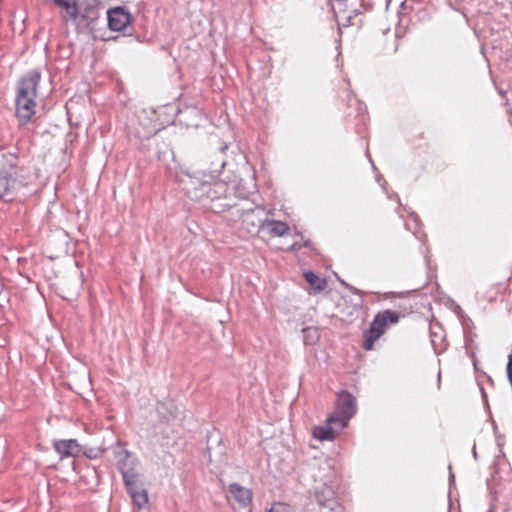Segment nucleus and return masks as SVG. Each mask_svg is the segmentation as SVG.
Instances as JSON below:
<instances>
[{
	"mask_svg": "<svg viewBox=\"0 0 512 512\" xmlns=\"http://www.w3.org/2000/svg\"><path fill=\"white\" fill-rule=\"evenodd\" d=\"M226 149H228V145L227 144L222 145L220 148L221 153H223Z\"/></svg>",
	"mask_w": 512,
	"mask_h": 512,
	"instance_id": "27",
	"label": "nucleus"
},
{
	"mask_svg": "<svg viewBox=\"0 0 512 512\" xmlns=\"http://www.w3.org/2000/svg\"><path fill=\"white\" fill-rule=\"evenodd\" d=\"M54 450L60 455V458H76L81 454V445L76 439L57 440L53 443Z\"/></svg>",
	"mask_w": 512,
	"mask_h": 512,
	"instance_id": "10",
	"label": "nucleus"
},
{
	"mask_svg": "<svg viewBox=\"0 0 512 512\" xmlns=\"http://www.w3.org/2000/svg\"><path fill=\"white\" fill-rule=\"evenodd\" d=\"M303 246L304 247H310L311 246V242L309 240H306V241H304Z\"/></svg>",
	"mask_w": 512,
	"mask_h": 512,
	"instance_id": "28",
	"label": "nucleus"
},
{
	"mask_svg": "<svg viewBox=\"0 0 512 512\" xmlns=\"http://www.w3.org/2000/svg\"><path fill=\"white\" fill-rule=\"evenodd\" d=\"M108 27L112 31H122L131 22V14L123 7H115L107 12Z\"/></svg>",
	"mask_w": 512,
	"mask_h": 512,
	"instance_id": "7",
	"label": "nucleus"
},
{
	"mask_svg": "<svg viewBox=\"0 0 512 512\" xmlns=\"http://www.w3.org/2000/svg\"><path fill=\"white\" fill-rule=\"evenodd\" d=\"M226 165V160L223 158L221 153L215 155L214 159L211 161L210 166L202 171L203 177L210 176V178H216L222 172V169Z\"/></svg>",
	"mask_w": 512,
	"mask_h": 512,
	"instance_id": "13",
	"label": "nucleus"
},
{
	"mask_svg": "<svg viewBox=\"0 0 512 512\" xmlns=\"http://www.w3.org/2000/svg\"><path fill=\"white\" fill-rule=\"evenodd\" d=\"M132 502L139 508H142L148 504V494L146 489L139 492H134L130 495Z\"/></svg>",
	"mask_w": 512,
	"mask_h": 512,
	"instance_id": "19",
	"label": "nucleus"
},
{
	"mask_svg": "<svg viewBox=\"0 0 512 512\" xmlns=\"http://www.w3.org/2000/svg\"><path fill=\"white\" fill-rule=\"evenodd\" d=\"M79 16L81 17L82 20H88V18H89L88 9L84 10L81 14H79Z\"/></svg>",
	"mask_w": 512,
	"mask_h": 512,
	"instance_id": "25",
	"label": "nucleus"
},
{
	"mask_svg": "<svg viewBox=\"0 0 512 512\" xmlns=\"http://www.w3.org/2000/svg\"><path fill=\"white\" fill-rule=\"evenodd\" d=\"M304 278L314 290L323 291L327 286V281L323 278L318 277L312 271L305 272Z\"/></svg>",
	"mask_w": 512,
	"mask_h": 512,
	"instance_id": "15",
	"label": "nucleus"
},
{
	"mask_svg": "<svg viewBox=\"0 0 512 512\" xmlns=\"http://www.w3.org/2000/svg\"><path fill=\"white\" fill-rule=\"evenodd\" d=\"M242 223L247 226L248 232H259L265 229L266 218H263L264 210L259 206H253L238 210Z\"/></svg>",
	"mask_w": 512,
	"mask_h": 512,
	"instance_id": "6",
	"label": "nucleus"
},
{
	"mask_svg": "<svg viewBox=\"0 0 512 512\" xmlns=\"http://www.w3.org/2000/svg\"><path fill=\"white\" fill-rule=\"evenodd\" d=\"M187 194L214 213H223L237 206L234 193L224 181H204L199 186L187 188Z\"/></svg>",
	"mask_w": 512,
	"mask_h": 512,
	"instance_id": "1",
	"label": "nucleus"
},
{
	"mask_svg": "<svg viewBox=\"0 0 512 512\" xmlns=\"http://www.w3.org/2000/svg\"><path fill=\"white\" fill-rule=\"evenodd\" d=\"M473 456H474V458H477V453H476V448H475V446L473 447Z\"/></svg>",
	"mask_w": 512,
	"mask_h": 512,
	"instance_id": "29",
	"label": "nucleus"
},
{
	"mask_svg": "<svg viewBox=\"0 0 512 512\" xmlns=\"http://www.w3.org/2000/svg\"><path fill=\"white\" fill-rule=\"evenodd\" d=\"M313 498L322 512H343L335 490L327 482L314 487Z\"/></svg>",
	"mask_w": 512,
	"mask_h": 512,
	"instance_id": "5",
	"label": "nucleus"
},
{
	"mask_svg": "<svg viewBox=\"0 0 512 512\" xmlns=\"http://www.w3.org/2000/svg\"><path fill=\"white\" fill-rule=\"evenodd\" d=\"M268 512H293L291 507L285 503L275 502Z\"/></svg>",
	"mask_w": 512,
	"mask_h": 512,
	"instance_id": "22",
	"label": "nucleus"
},
{
	"mask_svg": "<svg viewBox=\"0 0 512 512\" xmlns=\"http://www.w3.org/2000/svg\"><path fill=\"white\" fill-rule=\"evenodd\" d=\"M379 315H382V319H385L386 325L396 324L400 318V314L398 312L389 309L380 312Z\"/></svg>",
	"mask_w": 512,
	"mask_h": 512,
	"instance_id": "21",
	"label": "nucleus"
},
{
	"mask_svg": "<svg viewBox=\"0 0 512 512\" xmlns=\"http://www.w3.org/2000/svg\"><path fill=\"white\" fill-rule=\"evenodd\" d=\"M165 408L164 404H161V406L158 408L159 412L162 413L161 409Z\"/></svg>",
	"mask_w": 512,
	"mask_h": 512,
	"instance_id": "30",
	"label": "nucleus"
},
{
	"mask_svg": "<svg viewBox=\"0 0 512 512\" xmlns=\"http://www.w3.org/2000/svg\"><path fill=\"white\" fill-rule=\"evenodd\" d=\"M53 2L58 7L64 9L72 20H76L79 17L78 7L75 1L70 2L69 0H53Z\"/></svg>",
	"mask_w": 512,
	"mask_h": 512,
	"instance_id": "16",
	"label": "nucleus"
},
{
	"mask_svg": "<svg viewBox=\"0 0 512 512\" xmlns=\"http://www.w3.org/2000/svg\"><path fill=\"white\" fill-rule=\"evenodd\" d=\"M123 481H124L126 491L129 495H131L134 492H139V491L145 489L143 482H142V476H139L134 479L123 480Z\"/></svg>",
	"mask_w": 512,
	"mask_h": 512,
	"instance_id": "17",
	"label": "nucleus"
},
{
	"mask_svg": "<svg viewBox=\"0 0 512 512\" xmlns=\"http://www.w3.org/2000/svg\"><path fill=\"white\" fill-rule=\"evenodd\" d=\"M41 80L39 70L27 72L19 81L15 105L16 117L21 125H26L35 114L37 86Z\"/></svg>",
	"mask_w": 512,
	"mask_h": 512,
	"instance_id": "2",
	"label": "nucleus"
},
{
	"mask_svg": "<svg viewBox=\"0 0 512 512\" xmlns=\"http://www.w3.org/2000/svg\"><path fill=\"white\" fill-rule=\"evenodd\" d=\"M347 289H349L353 294H357V295H360L361 294V291L345 282H341Z\"/></svg>",
	"mask_w": 512,
	"mask_h": 512,
	"instance_id": "24",
	"label": "nucleus"
},
{
	"mask_svg": "<svg viewBox=\"0 0 512 512\" xmlns=\"http://www.w3.org/2000/svg\"><path fill=\"white\" fill-rule=\"evenodd\" d=\"M386 327L385 319L379 313L374 317L369 330L364 334L362 347L369 351L373 349L374 342L384 333Z\"/></svg>",
	"mask_w": 512,
	"mask_h": 512,
	"instance_id": "8",
	"label": "nucleus"
},
{
	"mask_svg": "<svg viewBox=\"0 0 512 512\" xmlns=\"http://www.w3.org/2000/svg\"><path fill=\"white\" fill-rule=\"evenodd\" d=\"M265 228L268 229L269 233L272 236H284L290 230L289 226L282 221L278 220H270L266 218Z\"/></svg>",
	"mask_w": 512,
	"mask_h": 512,
	"instance_id": "14",
	"label": "nucleus"
},
{
	"mask_svg": "<svg viewBox=\"0 0 512 512\" xmlns=\"http://www.w3.org/2000/svg\"><path fill=\"white\" fill-rule=\"evenodd\" d=\"M342 429H338V423H329L326 420L325 426H317L313 430V436L321 441L333 440L337 433Z\"/></svg>",
	"mask_w": 512,
	"mask_h": 512,
	"instance_id": "11",
	"label": "nucleus"
},
{
	"mask_svg": "<svg viewBox=\"0 0 512 512\" xmlns=\"http://www.w3.org/2000/svg\"><path fill=\"white\" fill-rule=\"evenodd\" d=\"M103 453H104V450L99 447H89V448L81 447V454L86 456L88 459H98L103 455Z\"/></svg>",
	"mask_w": 512,
	"mask_h": 512,
	"instance_id": "20",
	"label": "nucleus"
},
{
	"mask_svg": "<svg viewBox=\"0 0 512 512\" xmlns=\"http://www.w3.org/2000/svg\"><path fill=\"white\" fill-rule=\"evenodd\" d=\"M351 101H352V99H351V98H349V99H348V102H349V105H350V106L352 105V104H351Z\"/></svg>",
	"mask_w": 512,
	"mask_h": 512,
	"instance_id": "31",
	"label": "nucleus"
},
{
	"mask_svg": "<svg viewBox=\"0 0 512 512\" xmlns=\"http://www.w3.org/2000/svg\"><path fill=\"white\" fill-rule=\"evenodd\" d=\"M229 492L234 499L243 507L248 506L252 501V492L238 483H232L229 486Z\"/></svg>",
	"mask_w": 512,
	"mask_h": 512,
	"instance_id": "12",
	"label": "nucleus"
},
{
	"mask_svg": "<svg viewBox=\"0 0 512 512\" xmlns=\"http://www.w3.org/2000/svg\"><path fill=\"white\" fill-rule=\"evenodd\" d=\"M114 454L123 480L142 476L139 469V461L120 442L117 443Z\"/></svg>",
	"mask_w": 512,
	"mask_h": 512,
	"instance_id": "4",
	"label": "nucleus"
},
{
	"mask_svg": "<svg viewBox=\"0 0 512 512\" xmlns=\"http://www.w3.org/2000/svg\"><path fill=\"white\" fill-rule=\"evenodd\" d=\"M356 410L355 397L347 391H341L337 396L335 411L328 417V422L338 423V429H343L348 425L349 420L355 415Z\"/></svg>",
	"mask_w": 512,
	"mask_h": 512,
	"instance_id": "3",
	"label": "nucleus"
},
{
	"mask_svg": "<svg viewBox=\"0 0 512 512\" xmlns=\"http://www.w3.org/2000/svg\"><path fill=\"white\" fill-rule=\"evenodd\" d=\"M355 103L357 105L356 109L358 111V114L359 115H364L366 110H367L366 105L362 101H360L358 99H355Z\"/></svg>",
	"mask_w": 512,
	"mask_h": 512,
	"instance_id": "23",
	"label": "nucleus"
},
{
	"mask_svg": "<svg viewBox=\"0 0 512 512\" xmlns=\"http://www.w3.org/2000/svg\"><path fill=\"white\" fill-rule=\"evenodd\" d=\"M302 247L301 244H298V243H294L290 249L293 250V251H296V250H299L300 248Z\"/></svg>",
	"mask_w": 512,
	"mask_h": 512,
	"instance_id": "26",
	"label": "nucleus"
},
{
	"mask_svg": "<svg viewBox=\"0 0 512 512\" xmlns=\"http://www.w3.org/2000/svg\"><path fill=\"white\" fill-rule=\"evenodd\" d=\"M305 345H313L319 339L318 330L314 327H307L302 330Z\"/></svg>",
	"mask_w": 512,
	"mask_h": 512,
	"instance_id": "18",
	"label": "nucleus"
},
{
	"mask_svg": "<svg viewBox=\"0 0 512 512\" xmlns=\"http://www.w3.org/2000/svg\"><path fill=\"white\" fill-rule=\"evenodd\" d=\"M14 172L1 170L0 171V199L12 201L14 199V191L18 188Z\"/></svg>",
	"mask_w": 512,
	"mask_h": 512,
	"instance_id": "9",
	"label": "nucleus"
}]
</instances>
